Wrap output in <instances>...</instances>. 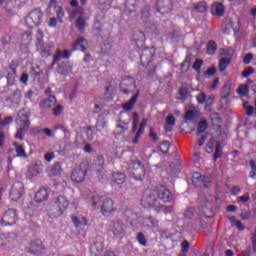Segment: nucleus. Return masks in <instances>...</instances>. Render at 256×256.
<instances>
[{"instance_id": "49530a36", "label": "nucleus", "mask_w": 256, "mask_h": 256, "mask_svg": "<svg viewBox=\"0 0 256 256\" xmlns=\"http://www.w3.org/2000/svg\"><path fill=\"white\" fill-rule=\"evenodd\" d=\"M194 10H195L197 13H205V12L207 11V2L202 1V2L197 3V4L194 6Z\"/></svg>"}, {"instance_id": "b1692460", "label": "nucleus", "mask_w": 256, "mask_h": 256, "mask_svg": "<svg viewBox=\"0 0 256 256\" xmlns=\"http://www.w3.org/2000/svg\"><path fill=\"white\" fill-rule=\"evenodd\" d=\"M43 37H45V34L43 33V30L39 29L36 33V42L35 47L36 51H41L45 47V41L43 40Z\"/></svg>"}, {"instance_id": "a878e982", "label": "nucleus", "mask_w": 256, "mask_h": 256, "mask_svg": "<svg viewBox=\"0 0 256 256\" xmlns=\"http://www.w3.org/2000/svg\"><path fill=\"white\" fill-rule=\"evenodd\" d=\"M73 71V66L69 65L67 62H61L58 64L57 72L60 75H69Z\"/></svg>"}, {"instance_id": "39448f33", "label": "nucleus", "mask_w": 256, "mask_h": 256, "mask_svg": "<svg viewBox=\"0 0 256 256\" xmlns=\"http://www.w3.org/2000/svg\"><path fill=\"white\" fill-rule=\"evenodd\" d=\"M129 171L132 173V176L134 179H136V181H143V177H145V166L143 163H141V161H133L129 165Z\"/></svg>"}, {"instance_id": "603ef678", "label": "nucleus", "mask_w": 256, "mask_h": 256, "mask_svg": "<svg viewBox=\"0 0 256 256\" xmlns=\"http://www.w3.org/2000/svg\"><path fill=\"white\" fill-rule=\"evenodd\" d=\"M136 239L142 247H147V238L145 237V234L143 232H140L137 234Z\"/></svg>"}, {"instance_id": "f8f14e48", "label": "nucleus", "mask_w": 256, "mask_h": 256, "mask_svg": "<svg viewBox=\"0 0 256 256\" xmlns=\"http://www.w3.org/2000/svg\"><path fill=\"white\" fill-rule=\"evenodd\" d=\"M196 101L199 105H204L205 103V111H209L211 107L213 106V103H215V97L209 96L207 97V94L205 92H200L198 95H196Z\"/></svg>"}, {"instance_id": "bf43d9fd", "label": "nucleus", "mask_w": 256, "mask_h": 256, "mask_svg": "<svg viewBox=\"0 0 256 256\" xmlns=\"http://www.w3.org/2000/svg\"><path fill=\"white\" fill-rule=\"evenodd\" d=\"M243 107L246 110L247 117H251L253 115V111H255V108L253 106H249L247 102L243 103Z\"/></svg>"}, {"instance_id": "338daca9", "label": "nucleus", "mask_w": 256, "mask_h": 256, "mask_svg": "<svg viewBox=\"0 0 256 256\" xmlns=\"http://www.w3.org/2000/svg\"><path fill=\"white\" fill-rule=\"evenodd\" d=\"M253 73H255V69H253V67H248L246 70H244L242 72V77H249V75H253Z\"/></svg>"}, {"instance_id": "13d9d810", "label": "nucleus", "mask_w": 256, "mask_h": 256, "mask_svg": "<svg viewBox=\"0 0 256 256\" xmlns=\"http://www.w3.org/2000/svg\"><path fill=\"white\" fill-rule=\"evenodd\" d=\"M170 147H171V144H169V142L168 141H163L162 143H161V146H160V151L162 152V153H169V149H170Z\"/></svg>"}, {"instance_id": "c85d7f7f", "label": "nucleus", "mask_w": 256, "mask_h": 256, "mask_svg": "<svg viewBox=\"0 0 256 256\" xmlns=\"http://www.w3.org/2000/svg\"><path fill=\"white\" fill-rule=\"evenodd\" d=\"M175 116H173V114H170L166 117V122L164 125V129L166 131V133H171V131H173V127H175Z\"/></svg>"}, {"instance_id": "69168bd1", "label": "nucleus", "mask_w": 256, "mask_h": 256, "mask_svg": "<svg viewBox=\"0 0 256 256\" xmlns=\"http://www.w3.org/2000/svg\"><path fill=\"white\" fill-rule=\"evenodd\" d=\"M250 199H251V197L249 196V193L237 197L238 203H247V201H249Z\"/></svg>"}, {"instance_id": "8fccbe9b", "label": "nucleus", "mask_w": 256, "mask_h": 256, "mask_svg": "<svg viewBox=\"0 0 256 256\" xmlns=\"http://www.w3.org/2000/svg\"><path fill=\"white\" fill-rule=\"evenodd\" d=\"M63 111H65V107H63L61 104H58L52 109V115H54V117H61Z\"/></svg>"}, {"instance_id": "473e14b6", "label": "nucleus", "mask_w": 256, "mask_h": 256, "mask_svg": "<svg viewBox=\"0 0 256 256\" xmlns=\"http://www.w3.org/2000/svg\"><path fill=\"white\" fill-rule=\"evenodd\" d=\"M13 147H16V157L27 159V152L22 145H19L17 142H13Z\"/></svg>"}, {"instance_id": "5701e85b", "label": "nucleus", "mask_w": 256, "mask_h": 256, "mask_svg": "<svg viewBox=\"0 0 256 256\" xmlns=\"http://www.w3.org/2000/svg\"><path fill=\"white\" fill-rule=\"evenodd\" d=\"M137 99H139V90H136V93L131 97V99L122 105V109H124V111H131L135 107Z\"/></svg>"}, {"instance_id": "2eb2a0df", "label": "nucleus", "mask_w": 256, "mask_h": 256, "mask_svg": "<svg viewBox=\"0 0 256 256\" xmlns=\"http://www.w3.org/2000/svg\"><path fill=\"white\" fill-rule=\"evenodd\" d=\"M87 45H89V41L84 37H80L72 44L70 51L71 53H74V51H81L82 53H85V51H87Z\"/></svg>"}, {"instance_id": "9b49d317", "label": "nucleus", "mask_w": 256, "mask_h": 256, "mask_svg": "<svg viewBox=\"0 0 256 256\" xmlns=\"http://www.w3.org/2000/svg\"><path fill=\"white\" fill-rule=\"evenodd\" d=\"M23 193H25L23 183L15 182L11 187L9 197L11 201H19L23 197Z\"/></svg>"}, {"instance_id": "c9c22d12", "label": "nucleus", "mask_w": 256, "mask_h": 256, "mask_svg": "<svg viewBox=\"0 0 256 256\" xmlns=\"http://www.w3.org/2000/svg\"><path fill=\"white\" fill-rule=\"evenodd\" d=\"M218 49L217 42L210 40L206 47V53L208 55H214Z\"/></svg>"}, {"instance_id": "7ed1b4c3", "label": "nucleus", "mask_w": 256, "mask_h": 256, "mask_svg": "<svg viewBox=\"0 0 256 256\" xmlns=\"http://www.w3.org/2000/svg\"><path fill=\"white\" fill-rule=\"evenodd\" d=\"M141 205L144 207V209H157L159 207V200L157 199V195L155 194V190H145L142 199H141Z\"/></svg>"}, {"instance_id": "dca6fc26", "label": "nucleus", "mask_w": 256, "mask_h": 256, "mask_svg": "<svg viewBox=\"0 0 256 256\" xmlns=\"http://www.w3.org/2000/svg\"><path fill=\"white\" fill-rule=\"evenodd\" d=\"M125 223L121 219L112 220L110 223V229L113 235H123L125 233Z\"/></svg>"}, {"instance_id": "ea45409f", "label": "nucleus", "mask_w": 256, "mask_h": 256, "mask_svg": "<svg viewBox=\"0 0 256 256\" xmlns=\"http://www.w3.org/2000/svg\"><path fill=\"white\" fill-rule=\"evenodd\" d=\"M229 95H231V83L227 82L223 86L221 92V99H228Z\"/></svg>"}, {"instance_id": "3c124183", "label": "nucleus", "mask_w": 256, "mask_h": 256, "mask_svg": "<svg viewBox=\"0 0 256 256\" xmlns=\"http://www.w3.org/2000/svg\"><path fill=\"white\" fill-rule=\"evenodd\" d=\"M27 129H29V127H25V125L19 128L15 134V139H19L20 141H23V138L25 137V131H27Z\"/></svg>"}, {"instance_id": "cd10ccee", "label": "nucleus", "mask_w": 256, "mask_h": 256, "mask_svg": "<svg viewBox=\"0 0 256 256\" xmlns=\"http://www.w3.org/2000/svg\"><path fill=\"white\" fill-rule=\"evenodd\" d=\"M145 127H147V121L143 119L140 123L138 131L136 132L135 138L132 140V143L134 145H137V143H139V139H141V135L145 133Z\"/></svg>"}, {"instance_id": "c756f323", "label": "nucleus", "mask_w": 256, "mask_h": 256, "mask_svg": "<svg viewBox=\"0 0 256 256\" xmlns=\"http://www.w3.org/2000/svg\"><path fill=\"white\" fill-rule=\"evenodd\" d=\"M87 26V18L85 16L80 15L75 22V27L80 31V33H83L85 31V27Z\"/></svg>"}, {"instance_id": "37998d69", "label": "nucleus", "mask_w": 256, "mask_h": 256, "mask_svg": "<svg viewBox=\"0 0 256 256\" xmlns=\"http://www.w3.org/2000/svg\"><path fill=\"white\" fill-rule=\"evenodd\" d=\"M20 117L24 118V120H20V123H22L24 127H29L31 125V121H29V112H25L24 110L20 111Z\"/></svg>"}, {"instance_id": "0eeeda50", "label": "nucleus", "mask_w": 256, "mask_h": 256, "mask_svg": "<svg viewBox=\"0 0 256 256\" xmlns=\"http://www.w3.org/2000/svg\"><path fill=\"white\" fill-rule=\"evenodd\" d=\"M156 199L162 201V203H171L173 201V193L167 187L160 185L154 189Z\"/></svg>"}, {"instance_id": "f3484780", "label": "nucleus", "mask_w": 256, "mask_h": 256, "mask_svg": "<svg viewBox=\"0 0 256 256\" xmlns=\"http://www.w3.org/2000/svg\"><path fill=\"white\" fill-rule=\"evenodd\" d=\"M193 183L198 182L199 187L209 188L211 186V176H203L199 172H196L193 176Z\"/></svg>"}, {"instance_id": "f03ea898", "label": "nucleus", "mask_w": 256, "mask_h": 256, "mask_svg": "<svg viewBox=\"0 0 256 256\" xmlns=\"http://www.w3.org/2000/svg\"><path fill=\"white\" fill-rule=\"evenodd\" d=\"M67 207H69V200L65 196H58L54 199V209L52 210L53 212L50 214V217L53 219H57L61 217Z\"/></svg>"}, {"instance_id": "4468645a", "label": "nucleus", "mask_w": 256, "mask_h": 256, "mask_svg": "<svg viewBox=\"0 0 256 256\" xmlns=\"http://www.w3.org/2000/svg\"><path fill=\"white\" fill-rule=\"evenodd\" d=\"M115 211V202H113L111 198H107L105 201H103L101 213L104 215V217L111 215V213H115Z\"/></svg>"}, {"instance_id": "4be33fe9", "label": "nucleus", "mask_w": 256, "mask_h": 256, "mask_svg": "<svg viewBox=\"0 0 256 256\" xmlns=\"http://www.w3.org/2000/svg\"><path fill=\"white\" fill-rule=\"evenodd\" d=\"M36 203H43V201H47L49 199V190L42 188L38 190L34 197Z\"/></svg>"}, {"instance_id": "ddd939ff", "label": "nucleus", "mask_w": 256, "mask_h": 256, "mask_svg": "<svg viewBox=\"0 0 256 256\" xmlns=\"http://www.w3.org/2000/svg\"><path fill=\"white\" fill-rule=\"evenodd\" d=\"M49 9H54L57 19L60 23H63V17H65V11L63 10V6L61 2L57 0H50Z\"/></svg>"}, {"instance_id": "7c9ffc66", "label": "nucleus", "mask_w": 256, "mask_h": 256, "mask_svg": "<svg viewBox=\"0 0 256 256\" xmlns=\"http://www.w3.org/2000/svg\"><path fill=\"white\" fill-rule=\"evenodd\" d=\"M135 9H137V0H126L125 13L131 15V13H135Z\"/></svg>"}, {"instance_id": "2f4dec72", "label": "nucleus", "mask_w": 256, "mask_h": 256, "mask_svg": "<svg viewBox=\"0 0 256 256\" xmlns=\"http://www.w3.org/2000/svg\"><path fill=\"white\" fill-rule=\"evenodd\" d=\"M55 45L53 44H45V46L38 50L40 51V57H42L43 59H47V57H51V49H54Z\"/></svg>"}, {"instance_id": "20e7f679", "label": "nucleus", "mask_w": 256, "mask_h": 256, "mask_svg": "<svg viewBox=\"0 0 256 256\" xmlns=\"http://www.w3.org/2000/svg\"><path fill=\"white\" fill-rule=\"evenodd\" d=\"M43 11L40 9L32 10L25 19V24L28 29H33L34 27H39L43 23Z\"/></svg>"}, {"instance_id": "72a5a7b5", "label": "nucleus", "mask_w": 256, "mask_h": 256, "mask_svg": "<svg viewBox=\"0 0 256 256\" xmlns=\"http://www.w3.org/2000/svg\"><path fill=\"white\" fill-rule=\"evenodd\" d=\"M144 223H146L150 229H155L159 227V220L154 218L153 216L144 218Z\"/></svg>"}, {"instance_id": "864d4df0", "label": "nucleus", "mask_w": 256, "mask_h": 256, "mask_svg": "<svg viewBox=\"0 0 256 256\" xmlns=\"http://www.w3.org/2000/svg\"><path fill=\"white\" fill-rule=\"evenodd\" d=\"M249 177H250V179H256V162H255V160H250Z\"/></svg>"}, {"instance_id": "c03bdc74", "label": "nucleus", "mask_w": 256, "mask_h": 256, "mask_svg": "<svg viewBox=\"0 0 256 256\" xmlns=\"http://www.w3.org/2000/svg\"><path fill=\"white\" fill-rule=\"evenodd\" d=\"M61 59H63V52L61 50H56V53L53 57V60L50 64V67L53 68L55 67V65H57V63H59V61H61Z\"/></svg>"}, {"instance_id": "bb28decb", "label": "nucleus", "mask_w": 256, "mask_h": 256, "mask_svg": "<svg viewBox=\"0 0 256 256\" xmlns=\"http://www.w3.org/2000/svg\"><path fill=\"white\" fill-rule=\"evenodd\" d=\"M126 179H127V176L125 175V173H121V172L112 173L111 181L116 185H123Z\"/></svg>"}, {"instance_id": "e2e57ef3", "label": "nucleus", "mask_w": 256, "mask_h": 256, "mask_svg": "<svg viewBox=\"0 0 256 256\" xmlns=\"http://www.w3.org/2000/svg\"><path fill=\"white\" fill-rule=\"evenodd\" d=\"M253 53H248L244 56L243 58V63L244 65H249L251 63V61H253Z\"/></svg>"}, {"instance_id": "e433bc0d", "label": "nucleus", "mask_w": 256, "mask_h": 256, "mask_svg": "<svg viewBox=\"0 0 256 256\" xmlns=\"http://www.w3.org/2000/svg\"><path fill=\"white\" fill-rule=\"evenodd\" d=\"M231 65V58L223 57L219 61V71L223 73V71L227 70V67Z\"/></svg>"}, {"instance_id": "052dcab7", "label": "nucleus", "mask_w": 256, "mask_h": 256, "mask_svg": "<svg viewBox=\"0 0 256 256\" xmlns=\"http://www.w3.org/2000/svg\"><path fill=\"white\" fill-rule=\"evenodd\" d=\"M134 41H145V33L143 31H137L134 33Z\"/></svg>"}, {"instance_id": "a211bd4d", "label": "nucleus", "mask_w": 256, "mask_h": 256, "mask_svg": "<svg viewBox=\"0 0 256 256\" xmlns=\"http://www.w3.org/2000/svg\"><path fill=\"white\" fill-rule=\"evenodd\" d=\"M105 249V243L103 241H96L90 246V253L92 256H101Z\"/></svg>"}, {"instance_id": "393cba45", "label": "nucleus", "mask_w": 256, "mask_h": 256, "mask_svg": "<svg viewBox=\"0 0 256 256\" xmlns=\"http://www.w3.org/2000/svg\"><path fill=\"white\" fill-rule=\"evenodd\" d=\"M71 219H72V223H73L74 227H76L78 229H79V227L87 226L89 223V220L85 216H81V217L72 216Z\"/></svg>"}, {"instance_id": "58836bf2", "label": "nucleus", "mask_w": 256, "mask_h": 256, "mask_svg": "<svg viewBox=\"0 0 256 256\" xmlns=\"http://www.w3.org/2000/svg\"><path fill=\"white\" fill-rule=\"evenodd\" d=\"M97 173L100 174L103 172V165H105V158L103 156H98L94 162Z\"/></svg>"}, {"instance_id": "aec40b11", "label": "nucleus", "mask_w": 256, "mask_h": 256, "mask_svg": "<svg viewBox=\"0 0 256 256\" xmlns=\"http://www.w3.org/2000/svg\"><path fill=\"white\" fill-rule=\"evenodd\" d=\"M55 105H57V98L55 95H49L48 98L39 103V107L42 109H51V107H55Z\"/></svg>"}, {"instance_id": "9d476101", "label": "nucleus", "mask_w": 256, "mask_h": 256, "mask_svg": "<svg viewBox=\"0 0 256 256\" xmlns=\"http://www.w3.org/2000/svg\"><path fill=\"white\" fill-rule=\"evenodd\" d=\"M70 177L74 183H83L87 177V169L83 168V164H80L72 170Z\"/></svg>"}, {"instance_id": "423d86ee", "label": "nucleus", "mask_w": 256, "mask_h": 256, "mask_svg": "<svg viewBox=\"0 0 256 256\" xmlns=\"http://www.w3.org/2000/svg\"><path fill=\"white\" fill-rule=\"evenodd\" d=\"M135 89H137V85L135 84V79L133 77L127 76L120 82V92L124 95L135 93Z\"/></svg>"}, {"instance_id": "1a4fd4ad", "label": "nucleus", "mask_w": 256, "mask_h": 256, "mask_svg": "<svg viewBox=\"0 0 256 256\" xmlns=\"http://www.w3.org/2000/svg\"><path fill=\"white\" fill-rule=\"evenodd\" d=\"M15 223H17V210L9 208L2 217L1 225L7 227V225H15Z\"/></svg>"}, {"instance_id": "79ce46f5", "label": "nucleus", "mask_w": 256, "mask_h": 256, "mask_svg": "<svg viewBox=\"0 0 256 256\" xmlns=\"http://www.w3.org/2000/svg\"><path fill=\"white\" fill-rule=\"evenodd\" d=\"M156 213H173V206H165L158 204V206L155 208Z\"/></svg>"}, {"instance_id": "5fc2aeb1", "label": "nucleus", "mask_w": 256, "mask_h": 256, "mask_svg": "<svg viewBox=\"0 0 256 256\" xmlns=\"http://www.w3.org/2000/svg\"><path fill=\"white\" fill-rule=\"evenodd\" d=\"M11 123H13V117H11V116H8V117L0 120V129L7 127V125H11Z\"/></svg>"}, {"instance_id": "de8ad7c7", "label": "nucleus", "mask_w": 256, "mask_h": 256, "mask_svg": "<svg viewBox=\"0 0 256 256\" xmlns=\"http://www.w3.org/2000/svg\"><path fill=\"white\" fill-rule=\"evenodd\" d=\"M238 95H241V97H246V95L249 94V85L242 84L237 89Z\"/></svg>"}, {"instance_id": "f257e3e1", "label": "nucleus", "mask_w": 256, "mask_h": 256, "mask_svg": "<svg viewBox=\"0 0 256 256\" xmlns=\"http://www.w3.org/2000/svg\"><path fill=\"white\" fill-rule=\"evenodd\" d=\"M140 19L142 23H144L146 33H150L151 35L157 34V24L151 22V7L145 6L141 9Z\"/></svg>"}, {"instance_id": "680f3d73", "label": "nucleus", "mask_w": 256, "mask_h": 256, "mask_svg": "<svg viewBox=\"0 0 256 256\" xmlns=\"http://www.w3.org/2000/svg\"><path fill=\"white\" fill-rule=\"evenodd\" d=\"M184 119H186V121H193V119H195V110L186 111Z\"/></svg>"}, {"instance_id": "0e129e2a", "label": "nucleus", "mask_w": 256, "mask_h": 256, "mask_svg": "<svg viewBox=\"0 0 256 256\" xmlns=\"http://www.w3.org/2000/svg\"><path fill=\"white\" fill-rule=\"evenodd\" d=\"M203 66V60L201 59H196L194 64H193V69L195 71H200L201 70V67Z\"/></svg>"}, {"instance_id": "6ab92c4d", "label": "nucleus", "mask_w": 256, "mask_h": 256, "mask_svg": "<svg viewBox=\"0 0 256 256\" xmlns=\"http://www.w3.org/2000/svg\"><path fill=\"white\" fill-rule=\"evenodd\" d=\"M43 242L41 240H35L30 243L29 251L32 255H41L43 253Z\"/></svg>"}, {"instance_id": "6e6552de", "label": "nucleus", "mask_w": 256, "mask_h": 256, "mask_svg": "<svg viewBox=\"0 0 256 256\" xmlns=\"http://www.w3.org/2000/svg\"><path fill=\"white\" fill-rule=\"evenodd\" d=\"M156 11L161 15H169L173 11V0H156Z\"/></svg>"}, {"instance_id": "f704fd0d", "label": "nucleus", "mask_w": 256, "mask_h": 256, "mask_svg": "<svg viewBox=\"0 0 256 256\" xmlns=\"http://www.w3.org/2000/svg\"><path fill=\"white\" fill-rule=\"evenodd\" d=\"M214 14L216 17H223L225 15V6L221 3H216L213 5Z\"/></svg>"}, {"instance_id": "a19ab883", "label": "nucleus", "mask_w": 256, "mask_h": 256, "mask_svg": "<svg viewBox=\"0 0 256 256\" xmlns=\"http://www.w3.org/2000/svg\"><path fill=\"white\" fill-rule=\"evenodd\" d=\"M209 127V124H207V120H202L198 123V129L196 132L197 137L201 135L202 133H205L207 131V128Z\"/></svg>"}, {"instance_id": "6e6d98bb", "label": "nucleus", "mask_w": 256, "mask_h": 256, "mask_svg": "<svg viewBox=\"0 0 256 256\" xmlns=\"http://www.w3.org/2000/svg\"><path fill=\"white\" fill-rule=\"evenodd\" d=\"M222 55H224L226 59H232V57L235 55V50L233 48L223 49Z\"/></svg>"}, {"instance_id": "a18cd8bd", "label": "nucleus", "mask_w": 256, "mask_h": 256, "mask_svg": "<svg viewBox=\"0 0 256 256\" xmlns=\"http://www.w3.org/2000/svg\"><path fill=\"white\" fill-rule=\"evenodd\" d=\"M187 95H189V88L182 86L179 89V97H177V99L179 101H185L187 99Z\"/></svg>"}, {"instance_id": "4c0bfd02", "label": "nucleus", "mask_w": 256, "mask_h": 256, "mask_svg": "<svg viewBox=\"0 0 256 256\" xmlns=\"http://www.w3.org/2000/svg\"><path fill=\"white\" fill-rule=\"evenodd\" d=\"M61 173H63V168L61 167V163L57 162L52 166L50 175L53 177H58V175H61Z\"/></svg>"}, {"instance_id": "4d7b16f0", "label": "nucleus", "mask_w": 256, "mask_h": 256, "mask_svg": "<svg viewBox=\"0 0 256 256\" xmlns=\"http://www.w3.org/2000/svg\"><path fill=\"white\" fill-rule=\"evenodd\" d=\"M193 215H195V208L188 207L184 212L185 219H193Z\"/></svg>"}, {"instance_id": "774afa93", "label": "nucleus", "mask_w": 256, "mask_h": 256, "mask_svg": "<svg viewBox=\"0 0 256 256\" xmlns=\"http://www.w3.org/2000/svg\"><path fill=\"white\" fill-rule=\"evenodd\" d=\"M201 212L206 216V217H213V212L211 209L207 207H202Z\"/></svg>"}, {"instance_id": "412c9836", "label": "nucleus", "mask_w": 256, "mask_h": 256, "mask_svg": "<svg viewBox=\"0 0 256 256\" xmlns=\"http://www.w3.org/2000/svg\"><path fill=\"white\" fill-rule=\"evenodd\" d=\"M153 52L151 49L146 48L142 51V54L140 55V61L142 63L143 66L145 65H149V63H151V61H153Z\"/></svg>"}, {"instance_id": "09e8293b", "label": "nucleus", "mask_w": 256, "mask_h": 256, "mask_svg": "<svg viewBox=\"0 0 256 256\" xmlns=\"http://www.w3.org/2000/svg\"><path fill=\"white\" fill-rule=\"evenodd\" d=\"M22 41L25 43V45H30L31 41H33V32H24L22 34Z\"/></svg>"}]
</instances>
